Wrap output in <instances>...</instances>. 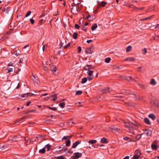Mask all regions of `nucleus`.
Returning a JSON list of instances; mask_svg holds the SVG:
<instances>
[{"label": "nucleus", "mask_w": 159, "mask_h": 159, "mask_svg": "<svg viewBox=\"0 0 159 159\" xmlns=\"http://www.w3.org/2000/svg\"><path fill=\"white\" fill-rule=\"evenodd\" d=\"M87 80V79L86 77H84L82 79L81 83L82 84H84L86 83Z\"/></svg>", "instance_id": "cd10ccee"}, {"label": "nucleus", "mask_w": 159, "mask_h": 159, "mask_svg": "<svg viewBox=\"0 0 159 159\" xmlns=\"http://www.w3.org/2000/svg\"><path fill=\"white\" fill-rule=\"evenodd\" d=\"M93 71L92 70H89L87 72V74L88 75V76H93Z\"/></svg>", "instance_id": "393cba45"}, {"label": "nucleus", "mask_w": 159, "mask_h": 159, "mask_svg": "<svg viewBox=\"0 0 159 159\" xmlns=\"http://www.w3.org/2000/svg\"><path fill=\"white\" fill-rule=\"evenodd\" d=\"M52 146L49 144H47L46 145L45 147L44 148L45 149L46 148H47V151H49L50 149V148Z\"/></svg>", "instance_id": "a878e982"}, {"label": "nucleus", "mask_w": 159, "mask_h": 159, "mask_svg": "<svg viewBox=\"0 0 159 159\" xmlns=\"http://www.w3.org/2000/svg\"><path fill=\"white\" fill-rule=\"evenodd\" d=\"M141 135L138 134L135 137L136 139L137 140H139L141 138Z\"/></svg>", "instance_id": "ea45409f"}, {"label": "nucleus", "mask_w": 159, "mask_h": 159, "mask_svg": "<svg viewBox=\"0 0 159 159\" xmlns=\"http://www.w3.org/2000/svg\"><path fill=\"white\" fill-rule=\"evenodd\" d=\"M74 27L75 28H76L78 29H79L80 28V27L79 25L77 24H75V25H74Z\"/></svg>", "instance_id": "603ef678"}, {"label": "nucleus", "mask_w": 159, "mask_h": 159, "mask_svg": "<svg viewBox=\"0 0 159 159\" xmlns=\"http://www.w3.org/2000/svg\"><path fill=\"white\" fill-rule=\"evenodd\" d=\"M111 61V58L110 57H107L105 59V61L106 63H108Z\"/></svg>", "instance_id": "58836bf2"}, {"label": "nucleus", "mask_w": 159, "mask_h": 159, "mask_svg": "<svg viewBox=\"0 0 159 159\" xmlns=\"http://www.w3.org/2000/svg\"><path fill=\"white\" fill-rule=\"evenodd\" d=\"M132 48V46H128L126 49V52H129L131 51Z\"/></svg>", "instance_id": "bb28decb"}, {"label": "nucleus", "mask_w": 159, "mask_h": 159, "mask_svg": "<svg viewBox=\"0 0 159 159\" xmlns=\"http://www.w3.org/2000/svg\"><path fill=\"white\" fill-rule=\"evenodd\" d=\"M101 91L103 92V93H106L109 92V88H104L101 89Z\"/></svg>", "instance_id": "ddd939ff"}, {"label": "nucleus", "mask_w": 159, "mask_h": 159, "mask_svg": "<svg viewBox=\"0 0 159 159\" xmlns=\"http://www.w3.org/2000/svg\"><path fill=\"white\" fill-rule=\"evenodd\" d=\"M123 159H129V156H126Z\"/></svg>", "instance_id": "774afa93"}, {"label": "nucleus", "mask_w": 159, "mask_h": 159, "mask_svg": "<svg viewBox=\"0 0 159 159\" xmlns=\"http://www.w3.org/2000/svg\"><path fill=\"white\" fill-rule=\"evenodd\" d=\"M148 117L151 118L153 120H155V116L153 114L151 113L148 115Z\"/></svg>", "instance_id": "5701e85b"}, {"label": "nucleus", "mask_w": 159, "mask_h": 159, "mask_svg": "<svg viewBox=\"0 0 159 159\" xmlns=\"http://www.w3.org/2000/svg\"><path fill=\"white\" fill-rule=\"evenodd\" d=\"M89 66H91L89 65H86L84 67V70H88V71H89V70H90V69H91V68L89 67Z\"/></svg>", "instance_id": "412c9836"}, {"label": "nucleus", "mask_w": 159, "mask_h": 159, "mask_svg": "<svg viewBox=\"0 0 159 159\" xmlns=\"http://www.w3.org/2000/svg\"><path fill=\"white\" fill-rule=\"evenodd\" d=\"M115 127L114 126H112L111 127H110L109 128L111 130H114Z\"/></svg>", "instance_id": "bf43d9fd"}, {"label": "nucleus", "mask_w": 159, "mask_h": 159, "mask_svg": "<svg viewBox=\"0 0 159 159\" xmlns=\"http://www.w3.org/2000/svg\"><path fill=\"white\" fill-rule=\"evenodd\" d=\"M152 16H150L147 18H146L143 19H140V21H143V20H147L148 19H150Z\"/></svg>", "instance_id": "49530a36"}, {"label": "nucleus", "mask_w": 159, "mask_h": 159, "mask_svg": "<svg viewBox=\"0 0 159 159\" xmlns=\"http://www.w3.org/2000/svg\"><path fill=\"white\" fill-rule=\"evenodd\" d=\"M97 142L96 140H90L89 141V143H90L91 144H93Z\"/></svg>", "instance_id": "c85d7f7f"}, {"label": "nucleus", "mask_w": 159, "mask_h": 159, "mask_svg": "<svg viewBox=\"0 0 159 159\" xmlns=\"http://www.w3.org/2000/svg\"><path fill=\"white\" fill-rule=\"evenodd\" d=\"M86 18L89 21H91L94 20L95 19V16L93 15H89L88 16L86 17Z\"/></svg>", "instance_id": "6e6552de"}, {"label": "nucleus", "mask_w": 159, "mask_h": 159, "mask_svg": "<svg viewBox=\"0 0 159 159\" xmlns=\"http://www.w3.org/2000/svg\"><path fill=\"white\" fill-rule=\"evenodd\" d=\"M43 21V19L40 20L39 22V24L40 25H42V24Z\"/></svg>", "instance_id": "3c124183"}, {"label": "nucleus", "mask_w": 159, "mask_h": 159, "mask_svg": "<svg viewBox=\"0 0 159 159\" xmlns=\"http://www.w3.org/2000/svg\"><path fill=\"white\" fill-rule=\"evenodd\" d=\"M33 95H34V94L31 93H27L23 94L21 95V96L19 95V96H21L22 98H27L28 97L31 96H32Z\"/></svg>", "instance_id": "0eeeda50"}, {"label": "nucleus", "mask_w": 159, "mask_h": 159, "mask_svg": "<svg viewBox=\"0 0 159 159\" xmlns=\"http://www.w3.org/2000/svg\"><path fill=\"white\" fill-rule=\"evenodd\" d=\"M78 52H80L81 50V48L79 46L78 48Z\"/></svg>", "instance_id": "4d7b16f0"}, {"label": "nucleus", "mask_w": 159, "mask_h": 159, "mask_svg": "<svg viewBox=\"0 0 159 159\" xmlns=\"http://www.w3.org/2000/svg\"><path fill=\"white\" fill-rule=\"evenodd\" d=\"M70 144V140H67L66 142V146H69Z\"/></svg>", "instance_id": "a19ab883"}, {"label": "nucleus", "mask_w": 159, "mask_h": 159, "mask_svg": "<svg viewBox=\"0 0 159 159\" xmlns=\"http://www.w3.org/2000/svg\"><path fill=\"white\" fill-rule=\"evenodd\" d=\"M36 110H32L29 111H28L27 113H29V112H35Z\"/></svg>", "instance_id": "e2e57ef3"}, {"label": "nucleus", "mask_w": 159, "mask_h": 159, "mask_svg": "<svg viewBox=\"0 0 159 159\" xmlns=\"http://www.w3.org/2000/svg\"><path fill=\"white\" fill-rule=\"evenodd\" d=\"M100 142L104 143H108V141L105 138H103L101 139Z\"/></svg>", "instance_id": "a211bd4d"}, {"label": "nucleus", "mask_w": 159, "mask_h": 159, "mask_svg": "<svg viewBox=\"0 0 159 159\" xmlns=\"http://www.w3.org/2000/svg\"><path fill=\"white\" fill-rule=\"evenodd\" d=\"M92 41V40H87L86 42H87V43H90Z\"/></svg>", "instance_id": "338daca9"}, {"label": "nucleus", "mask_w": 159, "mask_h": 159, "mask_svg": "<svg viewBox=\"0 0 159 159\" xmlns=\"http://www.w3.org/2000/svg\"><path fill=\"white\" fill-rule=\"evenodd\" d=\"M31 102L30 101H28L26 103V105L27 106H29L30 105Z\"/></svg>", "instance_id": "0e129e2a"}, {"label": "nucleus", "mask_w": 159, "mask_h": 159, "mask_svg": "<svg viewBox=\"0 0 159 159\" xmlns=\"http://www.w3.org/2000/svg\"><path fill=\"white\" fill-rule=\"evenodd\" d=\"M10 142V141H8L5 143L3 145L1 146V149L2 150H3L5 149V151L7 150L8 149V148L11 147V144H9Z\"/></svg>", "instance_id": "f03ea898"}, {"label": "nucleus", "mask_w": 159, "mask_h": 159, "mask_svg": "<svg viewBox=\"0 0 159 159\" xmlns=\"http://www.w3.org/2000/svg\"><path fill=\"white\" fill-rule=\"evenodd\" d=\"M31 13V11H29L26 14L25 17H28L29 16H30Z\"/></svg>", "instance_id": "864d4df0"}, {"label": "nucleus", "mask_w": 159, "mask_h": 159, "mask_svg": "<svg viewBox=\"0 0 159 159\" xmlns=\"http://www.w3.org/2000/svg\"><path fill=\"white\" fill-rule=\"evenodd\" d=\"M107 4V3L105 2L102 1L100 3V5L102 7H104Z\"/></svg>", "instance_id": "72a5a7b5"}, {"label": "nucleus", "mask_w": 159, "mask_h": 159, "mask_svg": "<svg viewBox=\"0 0 159 159\" xmlns=\"http://www.w3.org/2000/svg\"><path fill=\"white\" fill-rule=\"evenodd\" d=\"M93 78V76H88L87 77V79L90 81L92 80Z\"/></svg>", "instance_id": "a18cd8bd"}, {"label": "nucleus", "mask_w": 159, "mask_h": 159, "mask_svg": "<svg viewBox=\"0 0 159 159\" xmlns=\"http://www.w3.org/2000/svg\"><path fill=\"white\" fill-rule=\"evenodd\" d=\"M30 21L32 24H33L34 22V20L32 19H30Z\"/></svg>", "instance_id": "052dcab7"}, {"label": "nucleus", "mask_w": 159, "mask_h": 159, "mask_svg": "<svg viewBox=\"0 0 159 159\" xmlns=\"http://www.w3.org/2000/svg\"><path fill=\"white\" fill-rule=\"evenodd\" d=\"M71 11L74 15H77L78 13V11L77 6L76 5H71Z\"/></svg>", "instance_id": "7ed1b4c3"}, {"label": "nucleus", "mask_w": 159, "mask_h": 159, "mask_svg": "<svg viewBox=\"0 0 159 159\" xmlns=\"http://www.w3.org/2000/svg\"><path fill=\"white\" fill-rule=\"evenodd\" d=\"M57 94L56 93H53V94L52 95V97H53V98H52V100L53 101H55L57 100Z\"/></svg>", "instance_id": "aec40b11"}, {"label": "nucleus", "mask_w": 159, "mask_h": 159, "mask_svg": "<svg viewBox=\"0 0 159 159\" xmlns=\"http://www.w3.org/2000/svg\"><path fill=\"white\" fill-rule=\"evenodd\" d=\"M151 148L152 149L156 150L157 148L158 147L157 146L156 144H154V143H153L151 144Z\"/></svg>", "instance_id": "f8f14e48"}, {"label": "nucleus", "mask_w": 159, "mask_h": 159, "mask_svg": "<svg viewBox=\"0 0 159 159\" xmlns=\"http://www.w3.org/2000/svg\"><path fill=\"white\" fill-rule=\"evenodd\" d=\"M143 53L144 54H145L147 52V50L146 48H145L144 49L142 50Z\"/></svg>", "instance_id": "de8ad7c7"}, {"label": "nucleus", "mask_w": 159, "mask_h": 159, "mask_svg": "<svg viewBox=\"0 0 159 159\" xmlns=\"http://www.w3.org/2000/svg\"><path fill=\"white\" fill-rule=\"evenodd\" d=\"M146 134L148 136H151V131L150 130H148V132L146 133Z\"/></svg>", "instance_id": "c03bdc74"}, {"label": "nucleus", "mask_w": 159, "mask_h": 159, "mask_svg": "<svg viewBox=\"0 0 159 159\" xmlns=\"http://www.w3.org/2000/svg\"><path fill=\"white\" fill-rule=\"evenodd\" d=\"M94 49V48L93 46H91L89 48H86L85 52L87 54H91L93 50Z\"/></svg>", "instance_id": "423d86ee"}, {"label": "nucleus", "mask_w": 159, "mask_h": 159, "mask_svg": "<svg viewBox=\"0 0 159 159\" xmlns=\"http://www.w3.org/2000/svg\"><path fill=\"white\" fill-rule=\"evenodd\" d=\"M82 156V154L81 153L77 152L74 154V156L72 157L74 159L78 158Z\"/></svg>", "instance_id": "39448f33"}, {"label": "nucleus", "mask_w": 159, "mask_h": 159, "mask_svg": "<svg viewBox=\"0 0 159 159\" xmlns=\"http://www.w3.org/2000/svg\"><path fill=\"white\" fill-rule=\"evenodd\" d=\"M20 51L19 50H18L14 52L13 53V54H14L16 56H18L19 54H20Z\"/></svg>", "instance_id": "4be33fe9"}, {"label": "nucleus", "mask_w": 159, "mask_h": 159, "mask_svg": "<svg viewBox=\"0 0 159 159\" xmlns=\"http://www.w3.org/2000/svg\"><path fill=\"white\" fill-rule=\"evenodd\" d=\"M31 78L32 79V80H33L34 82L36 83V84H38L39 83V80L35 77L34 75H33L31 76Z\"/></svg>", "instance_id": "1a4fd4ad"}, {"label": "nucleus", "mask_w": 159, "mask_h": 159, "mask_svg": "<svg viewBox=\"0 0 159 159\" xmlns=\"http://www.w3.org/2000/svg\"><path fill=\"white\" fill-rule=\"evenodd\" d=\"M80 143V142L79 141H77L75 142L73 144L72 146V148H75L78 144Z\"/></svg>", "instance_id": "4468645a"}, {"label": "nucleus", "mask_w": 159, "mask_h": 159, "mask_svg": "<svg viewBox=\"0 0 159 159\" xmlns=\"http://www.w3.org/2000/svg\"><path fill=\"white\" fill-rule=\"evenodd\" d=\"M115 97H117L118 98H116V99L119 100H121L122 96L121 95H117L115 96Z\"/></svg>", "instance_id": "79ce46f5"}, {"label": "nucleus", "mask_w": 159, "mask_h": 159, "mask_svg": "<svg viewBox=\"0 0 159 159\" xmlns=\"http://www.w3.org/2000/svg\"><path fill=\"white\" fill-rule=\"evenodd\" d=\"M51 70L53 72L54 74H55L56 71V67L55 66H53L51 67Z\"/></svg>", "instance_id": "f3484780"}, {"label": "nucleus", "mask_w": 159, "mask_h": 159, "mask_svg": "<svg viewBox=\"0 0 159 159\" xmlns=\"http://www.w3.org/2000/svg\"><path fill=\"white\" fill-rule=\"evenodd\" d=\"M123 139L124 140H128L129 139V138L128 137L126 136V137H124Z\"/></svg>", "instance_id": "13d9d810"}, {"label": "nucleus", "mask_w": 159, "mask_h": 159, "mask_svg": "<svg viewBox=\"0 0 159 159\" xmlns=\"http://www.w3.org/2000/svg\"><path fill=\"white\" fill-rule=\"evenodd\" d=\"M39 152L44 153L45 152V148L40 149L39 151Z\"/></svg>", "instance_id": "473e14b6"}, {"label": "nucleus", "mask_w": 159, "mask_h": 159, "mask_svg": "<svg viewBox=\"0 0 159 159\" xmlns=\"http://www.w3.org/2000/svg\"><path fill=\"white\" fill-rule=\"evenodd\" d=\"M65 105V103L64 102H63L62 103H61L59 104V106L62 108H63L64 107Z\"/></svg>", "instance_id": "2f4dec72"}, {"label": "nucleus", "mask_w": 159, "mask_h": 159, "mask_svg": "<svg viewBox=\"0 0 159 159\" xmlns=\"http://www.w3.org/2000/svg\"><path fill=\"white\" fill-rule=\"evenodd\" d=\"M25 60V59L24 58V56H21V58L20 59V61H19V63H22Z\"/></svg>", "instance_id": "f704fd0d"}, {"label": "nucleus", "mask_w": 159, "mask_h": 159, "mask_svg": "<svg viewBox=\"0 0 159 159\" xmlns=\"http://www.w3.org/2000/svg\"><path fill=\"white\" fill-rule=\"evenodd\" d=\"M139 158V157L134 155L132 159H138Z\"/></svg>", "instance_id": "5fc2aeb1"}, {"label": "nucleus", "mask_w": 159, "mask_h": 159, "mask_svg": "<svg viewBox=\"0 0 159 159\" xmlns=\"http://www.w3.org/2000/svg\"><path fill=\"white\" fill-rule=\"evenodd\" d=\"M21 120V119H17L15 121V124L17 122H19Z\"/></svg>", "instance_id": "680f3d73"}, {"label": "nucleus", "mask_w": 159, "mask_h": 159, "mask_svg": "<svg viewBox=\"0 0 159 159\" xmlns=\"http://www.w3.org/2000/svg\"><path fill=\"white\" fill-rule=\"evenodd\" d=\"M16 84H17V86H15V89H17L19 88L20 85V84L19 83H16Z\"/></svg>", "instance_id": "37998d69"}, {"label": "nucleus", "mask_w": 159, "mask_h": 159, "mask_svg": "<svg viewBox=\"0 0 159 159\" xmlns=\"http://www.w3.org/2000/svg\"><path fill=\"white\" fill-rule=\"evenodd\" d=\"M136 60L135 58L133 57H127L125 60V61H134Z\"/></svg>", "instance_id": "9d476101"}, {"label": "nucleus", "mask_w": 159, "mask_h": 159, "mask_svg": "<svg viewBox=\"0 0 159 159\" xmlns=\"http://www.w3.org/2000/svg\"><path fill=\"white\" fill-rule=\"evenodd\" d=\"M114 130V131L116 132H118V133L120 132V129H118V128H117L115 127Z\"/></svg>", "instance_id": "09e8293b"}, {"label": "nucleus", "mask_w": 159, "mask_h": 159, "mask_svg": "<svg viewBox=\"0 0 159 159\" xmlns=\"http://www.w3.org/2000/svg\"><path fill=\"white\" fill-rule=\"evenodd\" d=\"M77 33L76 32H74L73 34V37L74 39H76L77 38Z\"/></svg>", "instance_id": "e433bc0d"}, {"label": "nucleus", "mask_w": 159, "mask_h": 159, "mask_svg": "<svg viewBox=\"0 0 159 159\" xmlns=\"http://www.w3.org/2000/svg\"><path fill=\"white\" fill-rule=\"evenodd\" d=\"M82 93V91L80 90H78L76 92L75 95H78L81 94Z\"/></svg>", "instance_id": "4c0bfd02"}, {"label": "nucleus", "mask_w": 159, "mask_h": 159, "mask_svg": "<svg viewBox=\"0 0 159 159\" xmlns=\"http://www.w3.org/2000/svg\"><path fill=\"white\" fill-rule=\"evenodd\" d=\"M10 11V7H9L5 8L2 10V11L6 14H8Z\"/></svg>", "instance_id": "9b49d317"}, {"label": "nucleus", "mask_w": 159, "mask_h": 159, "mask_svg": "<svg viewBox=\"0 0 159 159\" xmlns=\"http://www.w3.org/2000/svg\"><path fill=\"white\" fill-rule=\"evenodd\" d=\"M56 159H65V157L62 156L58 157Z\"/></svg>", "instance_id": "8fccbe9b"}, {"label": "nucleus", "mask_w": 159, "mask_h": 159, "mask_svg": "<svg viewBox=\"0 0 159 159\" xmlns=\"http://www.w3.org/2000/svg\"><path fill=\"white\" fill-rule=\"evenodd\" d=\"M141 154L140 151H139V150H136L135 151V153L134 154V155L135 156H137L139 157Z\"/></svg>", "instance_id": "2eb2a0df"}, {"label": "nucleus", "mask_w": 159, "mask_h": 159, "mask_svg": "<svg viewBox=\"0 0 159 159\" xmlns=\"http://www.w3.org/2000/svg\"><path fill=\"white\" fill-rule=\"evenodd\" d=\"M133 79V78L132 76H129L127 77V80H132Z\"/></svg>", "instance_id": "6e6d98bb"}, {"label": "nucleus", "mask_w": 159, "mask_h": 159, "mask_svg": "<svg viewBox=\"0 0 159 159\" xmlns=\"http://www.w3.org/2000/svg\"><path fill=\"white\" fill-rule=\"evenodd\" d=\"M97 27V25L96 24H94L93 25L91 29L93 31L95 30V29Z\"/></svg>", "instance_id": "b1692460"}, {"label": "nucleus", "mask_w": 159, "mask_h": 159, "mask_svg": "<svg viewBox=\"0 0 159 159\" xmlns=\"http://www.w3.org/2000/svg\"><path fill=\"white\" fill-rule=\"evenodd\" d=\"M138 85L141 88L143 89H144L146 88L145 86L143 84L138 83Z\"/></svg>", "instance_id": "7c9ffc66"}, {"label": "nucleus", "mask_w": 159, "mask_h": 159, "mask_svg": "<svg viewBox=\"0 0 159 159\" xmlns=\"http://www.w3.org/2000/svg\"><path fill=\"white\" fill-rule=\"evenodd\" d=\"M149 84L152 85H155L156 84V82L155 79H152L150 82H149Z\"/></svg>", "instance_id": "6ab92c4d"}, {"label": "nucleus", "mask_w": 159, "mask_h": 159, "mask_svg": "<svg viewBox=\"0 0 159 159\" xmlns=\"http://www.w3.org/2000/svg\"><path fill=\"white\" fill-rule=\"evenodd\" d=\"M10 64H9L8 65V66L7 67L6 69V70L7 71V73H8L10 72H15V68L14 66L12 65H11V67H10Z\"/></svg>", "instance_id": "20e7f679"}, {"label": "nucleus", "mask_w": 159, "mask_h": 159, "mask_svg": "<svg viewBox=\"0 0 159 159\" xmlns=\"http://www.w3.org/2000/svg\"><path fill=\"white\" fill-rule=\"evenodd\" d=\"M138 69H139V71L143 72L145 70V69L143 67H139L138 68Z\"/></svg>", "instance_id": "c756f323"}, {"label": "nucleus", "mask_w": 159, "mask_h": 159, "mask_svg": "<svg viewBox=\"0 0 159 159\" xmlns=\"http://www.w3.org/2000/svg\"><path fill=\"white\" fill-rule=\"evenodd\" d=\"M144 121L146 124L148 125H150L151 124V122L147 118H145L144 119Z\"/></svg>", "instance_id": "dca6fc26"}, {"label": "nucleus", "mask_w": 159, "mask_h": 159, "mask_svg": "<svg viewBox=\"0 0 159 159\" xmlns=\"http://www.w3.org/2000/svg\"><path fill=\"white\" fill-rule=\"evenodd\" d=\"M124 123L125 124V126L126 128H127L128 129L127 131H128L129 132L132 133L133 134H134V132L132 131V126L134 124L132 123H130L129 122H124Z\"/></svg>", "instance_id": "f257e3e1"}, {"label": "nucleus", "mask_w": 159, "mask_h": 159, "mask_svg": "<svg viewBox=\"0 0 159 159\" xmlns=\"http://www.w3.org/2000/svg\"><path fill=\"white\" fill-rule=\"evenodd\" d=\"M126 93L127 94H131L129 90H126Z\"/></svg>", "instance_id": "69168bd1"}, {"label": "nucleus", "mask_w": 159, "mask_h": 159, "mask_svg": "<svg viewBox=\"0 0 159 159\" xmlns=\"http://www.w3.org/2000/svg\"><path fill=\"white\" fill-rule=\"evenodd\" d=\"M47 107L49 109L52 110L54 111H56L57 110V108L56 107H52L48 106Z\"/></svg>", "instance_id": "c9c22d12"}]
</instances>
